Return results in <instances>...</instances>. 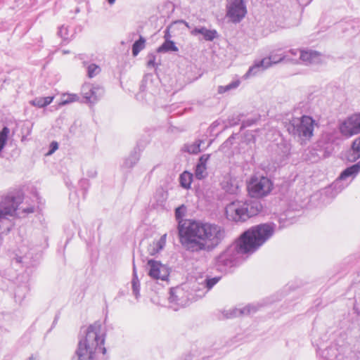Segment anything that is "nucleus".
I'll list each match as a JSON object with an SVG mask.
<instances>
[{
  "label": "nucleus",
  "mask_w": 360,
  "mask_h": 360,
  "mask_svg": "<svg viewBox=\"0 0 360 360\" xmlns=\"http://www.w3.org/2000/svg\"><path fill=\"white\" fill-rule=\"evenodd\" d=\"M274 233V226L270 224H260L245 231L236 240V252L252 254L262 247Z\"/></svg>",
  "instance_id": "2"
},
{
  "label": "nucleus",
  "mask_w": 360,
  "mask_h": 360,
  "mask_svg": "<svg viewBox=\"0 0 360 360\" xmlns=\"http://www.w3.org/2000/svg\"><path fill=\"white\" fill-rule=\"evenodd\" d=\"M185 212L186 207L184 205L175 210V217L179 222L180 243L185 249L191 252L210 251L222 242L226 231L221 226L197 221H189L181 224Z\"/></svg>",
  "instance_id": "1"
},
{
  "label": "nucleus",
  "mask_w": 360,
  "mask_h": 360,
  "mask_svg": "<svg viewBox=\"0 0 360 360\" xmlns=\"http://www.w3.org/2000/svg\"><path fill=\"white\" fill-rule=\"evenodd\" d=\"M360 158V136L352 142L347 160L349 162H355Z\"/></svg>",
  "instance_id": "11"
},
{
  "label": "nucleus",
  "mask_w": 360,
  "mask_h": 360,
  "mask_svg": "<svg viewBox=\"0 0 360 360\" xmlns=\"http://www.w3.org/2000/svg\"><path fill=\"white\" fill-rule=\"evenodd\" d=\"M188 151L190 153H193V154L198 153L200 151V144L198 143V144L191 146L188 148Z\"/></svg>",
  "instance_id": "24"
},
{
  "label": "nucleus",
  "mask_w": 360,
  "mask_h": 360,
  "mask_svg": "<svg viewBox=\"0 0 360 360\" xmlns=\"http://www.w3.org/2000/svg\"><path fill=\"white\" fill-rule=\"evenodd\" d=\"M240 84V80H236L233 82H231V84L226 85V86H219L218 87V93L219 94H223L224 93H226V91H230L233 89H236L237 88Z\"/></svg>",
  "instance_id": "20"
},
{
  "label": "nucleus",
  "mask_w": 360,
  "mask_h": 360,
  "mask_svg": "<svg viewBox=\"0 0 360 360\" xmlns=\"http://www.w3.org/2000/svg\"><path fill=\"white\" fill-rule=\"evenodd\" d=\"M174 41L166 39L165 41L158 49V52L178 51Z\"/></svg>",
  "instance_id": "15"
},
{
  "label": "nucleus",
  "mask_w": 360,
  "mask_h": 360,
  "mask_svg": "<svg viewBox=\"0 0 360 360\" xmlns=\"http://www.w3.org/2000/svg\"><path fill=\"white\" fill-rule=\"evenodd\" d=\"M320 56V53L315 51H301L300 58L303 62L311 63L319 60Z\"/></svg>",
  "instance_id": "12"
},
{
  "label": "nucleus",
  "mask_w": 360,
  "mask_h": 360,
  "mask_svg": "<svg viewBox=\"0 0 360 360\" xmlns=\"http://www.w3.org/2000/svg\"><path fill=\"white\" fill-rule=\"evenodd\" d=\"M339 130L347 138L360 134V112L354 113L344 120L339 126Z\"/></svg>",
  "instance_id": "6"
},
{
  "label": "nucleus",
  "mask_w": 360,
  "mask_h": 360,
  "mask_svg": "<svg viewBox=\"0 0 360 360\" xmlns=\"http://www.w3.org/2000/svg\"><path fill=\"white\" fill-rule=\"evenodd\" d=\"M192 181L193 174L188 172H184L180 176V184L184 188H189Z\"/></svg>",
  "instance_id": "16"
},
{
  "label": "nucleus",
  "mask_w": 360,
  "mask_h": 360,
  "mask_svg": "<svg viewBox=\"0 0 360 360\" xmlns=\"http://www.w3.org/2000/svg\"><path fill=\"white\" fill-rule=\"evenodd\" d=\"M84 97L90 103L97 101L103 94V90L98 86L86 85L82 89Z\"/></svg>",
  "instance_id": "10"
},
{
  "label": "nucleus",
  "mask_w": 360,
  "mask_h": 360,
  "mask_svg": "<svg viewBox=\"0 0 360 360\" xmlns=\"http://www.w3.org/2000/svg\"><path fill=\"white\" fill-rule=\"evenodd\" d=\"M250 72H251V69H250V70H249V72H248V74H247V75H248Z\"/></svg>",
  "instance_id": "28"
},
{
  "label": "nucleus",
  "mask_w": 360,
  "mask_h": 360,
  "mask_svg": "<svg viewBox=\"0 0 360 360\" xmlns=\"http://www.w3.org/2000/svg\"><path fill=\"white\" fill-rule=\"evenodd\" d=\"M101 72V68L96 64H91L87 68V74L89 78H92L98 75Z\"/></svg>",
  "instance_id": "21"
},
{
  "label": "nucleus",
  "mask_w": 360,
  "mask_h": 360,
  "mask_svg": "<svg viewBox=\"0 0 360 360\" xmlns=\"http://www.w3.org/2000/svg\"><path fill=\"white\" fill-rule=\"evenodd\" d=\"M318 124L310 116L303 115L300 119V124L296 131L300 138L304 141L309 140L314 136V127Z\"/></svg>",
  "instance_id": "7"
},
{
  "label": "nucleus",
  "mask_w": 360,
  "mask_h": 360,
  "mask_svg": "<svg viewBox=\"0 0 360 360\" xmlns=\"http://www.w3.org/2000/svg\"><path fill=\"white\" fill-rule=\"evenodd\" d=\"M63 100L59 103V105H64L68 103L75 102L77 99V96L75 94H63Z\"/></svg>",
  "instance_id": "22"
},
{
  "label": "nucleus",
  "mask_w": 360,
  "mask_h": 360,
  "mask_svg": "<svg viewBox=\"0 0 360 360\" xmlns=\"http://www.w3.org/2000/svg\"><path fill=\"white\" fill-rule=\"evenodd\" d=\"M194 32L201 34L202 35H203V37H205V39L206 40H209V41L213 40L216 37V35H217L216 31L210 30H207L204 27L200 28V29H195Z\"/></svg>",
  "instance_id": "18"
},
{
  "label": "nucleus",
  "mask_w": 360,
  "mask_h": 360,
  "mask_svg": "<svg viewBox=\"0 0 360 360\" xmlns=\"http://www.w3.org/2000/svg\"><path fill=\"white\" fill-rule=\"evenodd\" d=\"M115 1H116V0H108V3H109L110 4H114Z\"/></svg>",
  "instance_id": "26"
},
{
  "label": "nucleus",
  "mask_w": 360,
  "mask_h": 360,
  "mask_svg": "<svg viewBox=\"0 0 360 360\" xmlns=\"http://www.w3.org/2000/svg\"><path fill=\"white\" fill-rule=\"evenodd\" d=\"M274 188L272 181L264 176H252L247 184V190L250 197L262 198L271 193Z\"/></svg>",
  "instance_id": "5"
},
{
  "label": "nucleus",
  "mask_w": 360,
  "mask_h": 360,
  "mask_svg": "<svg viewBox=\"0 0 360 360\" xmlns=\"http://www.w3.org/2000/svg\"><path fill=\"white\" fill-rule=\"evenodd\" d=\"M148 275L154 279L165 280L169 275L168 268L160 262L149 259L147 262Z\"/></svg>",
  "instance_id": "8"
},
{
  "label": "nucleus",
  "mask_w": 360,
  "mask_h": 360,
  "mask_svg": "<svg viewBox=\"0 0 360 360\" xmlns=\"http://www.w3.org/2000/svg\"><path fill=\"white\" fill-rule=\"evenodd\" d=\"M360 169V167L358 164L354 165L349 167H347L346 169H345L340 174V179H345L353 174H356Z\"/></svg>",
  "instance_id": "19"
},
{
  "label": "nucleus",
  "mask_w": 360,
  "mask_h": 360,
  "mask_svg": "<svg viewBox=\"0 0 360 360\" xmlns=\"http://www.w3.org/2000/svg\"><path fill=\"white\" fill-rule=\"evenodd\" d=\"M104 334L98 323L91 325L86 335L79 342L76 360H99L101 355H105Z\"/></svg>",
  "instance_id": "3"
},
{
  "label": "nucleus",
  "mask_w": 360,
  "mask_h": 360,
  "mask_svg": "<svg viewBox=\"0 0 360 360\" xmlns=\"http://www.w3.org/2000/svg\"><path fill=\"white\" fill-rule=\"evenodd\" d=\"M210 158L209 155H203L200 158L199 162L195 169V176L201 179L204 177V173L206 171V163Z\"/></svg>",
  "instance_id": "13"
},
{
  "label": "nucleus",
  "mask_w": 360,
  "mask_h": 360,
  "mask_svg": "<svg viewBox=\"0 0 360 360\" xmlns=\"http://www.w3.org/2000/svg\"><path fill=\"white\" fill-rule=\"evenodd\" d=\"M29 360H34V359L32 357V358H30Z\"/></svg>",
  "instance_id": "29"
},
{
  "label": "nucleus",
  "mask_w": 360,
  "mask_h": 360,
  "mask_svg": "<svg viewBox=\"0 0 360 360\" xmlns=\"http://www.w3.org/2000/svg\"><path fill=\"white\" fill-rule=\"evenodd\" d=\"M54 99V96L37 97L30 101V103L39 108H45L51 104Z\"/></svg>",
  "instance_id": "14"
},
{
  "label": "nucleus",
  "mask_w": 360,
  "mask_h": 360,
  "mask_svg": "<svg viewBox=\"0 0 360 360\" xmlns=\"http://www.w3.org/2000/svg\"><path fill=\"white\" fill-rule=\"evenodd\" d=\"M262 205L259 202L236 200L229 203L225 208L226 217L234 222H245L257 216L262 210Z\"/></svg>",
  "instance_id": "4"
},
{
  "label": "nucleus",
  "mask_w": 360,
  "mask_h": 360,
  "mask_svg": "<svg viewBox=\"0 0 360 360\" xmlns=\"http://www.w3.org/2000/svg\"><path fill=\"white\" fill-rule=\"evenodd\" d=\"M50 150L47 153V155H51L52 153H53L58 148V143L56 142V141H53L51 145H50Z\"/></svg>",
  "instance_id": "25"
},
{
  "label": "nucleus",
  "mask_w": 360,
  "mask_h": 360,
  "mask_svg": "<svg viewBox=\"0 0 360 360\" xmlns=\"http://www.w3.org/2000/svg\"><path fill=\"white\" fill-rule=\"evenodd\" d=\"M221 279V277H214L206 279V288L210 290L214 285H216Z\"/></svg>",
  "instance_id": "23"
},
{
  "label": "nucleus",
  "mask_w": 360,
  "mask_h": 360,
  "mask_svg": "<svg viewBox=\"0 0 360 360\" xmlns=\"http://www.w3.org/2000/svg\"><path fill=\"white\" fill-rule=\"evenodd\" d=\"M246 12L244 0H234L229 8L228 15L233 22H238L245 17Z\"/></svg>",
  "instance_id": "9"
},
{
  "label": "nucleus",
  "mask_w": 360,
  "mask_h": 360,
  "mask_svg": "<svg viewBox=\"0 0 360 360\" xmlns=\"http://www.w3.org/2000/svg\"><path fill=\"white\" fill-rule=\"evenodd\" d=\"M146 46V39L143 37H140L139 40L136 41L132 46V55L136 56L141 51L144 49Z\"/></svg>",
  "instance_id": "17"
},
{
  "label": "nucleus",
  "mask_w": 360,
  "mask_h": 360,
  "mask_svg": "<svg viewBox=\"0 0 360 360\" xmlns=\"http://www.w3.org/2000/svg\"><path fill=\"white\" fill-rule=\"evenodd\" d=\"M165 38H169V37H170V36H169V34L168 31L165 33Z\"/></svg>",
  "instance_id": "27"
}]
</instances>
